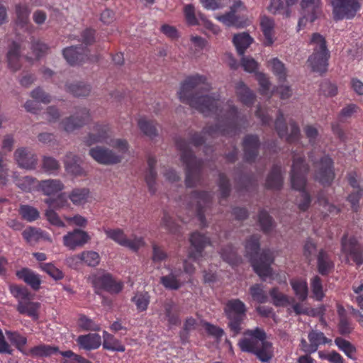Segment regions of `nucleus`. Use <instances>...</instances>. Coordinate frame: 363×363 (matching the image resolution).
<instances>
[{
	"mask_svg": "<svg viewBox=\"0 0 363 363\" xmlns=\"http://www.w3.org/2000/svg\"><path fill=\"white\" fill-rule=\"evenodd\" d=\"M218 186L221 199H226L230 195L231 188L229 180L223 173L219 174Z\"/></svg>",
	"mask_w": 363,
	"mask_h": 363,
	"instance_id": "61",
	"label": "nucleus"
},
{
	"mask_svg": "<svg viewBox=\"0 0 363 363\" xmlns=\"http://www.w3.org/2000/svg\"><path fill=\"white\" fill-rule=\"evenodd\" d=\"M308 338L311 348L309 351H314V352L318 350L320 345L331 342V340L328 339L323 333L313 330L308 333Z\"/></svg>",
	"mask_w": 363,
	"mask_h": 363,
	"instance_id": "39",
	"label": "nucleus"
},
{
	"mask_svg": "<svg viewBox=\"0 0 363 363\" xmlns=\"http://www.w3.org/2000/svg\"><path fill=\"white\" fill-rule=\"evenodd\" d=\"M308 171L309 167L305 162L303 156L294 153L291 171V183L293 189L300 191L296 199V203L301 211H306L311 203V196L304 191Z\"/></svg>",
	"mask_w": 363,
	"mask_h": 363,
	"instance_id": "2",
	"label": "nucleus"
},
{
	"mask_svg": "<svg viewBox=\"0 0 363 363\" xmlns=\"http://www.w3.org/2000/svg\"><path fill=\"white\" fill-rule=\"evenodd\" d=\"M135 303L137 309L140 311H146L150 303V296L148 293H137L132 298Z\"/></svg>",
	"mask_w": 363,
	"mask_h": 363,
	"instance_id": "55",
	"label": "nucleus"
},
{
	"mask_svg": "<svg viewBox=\"0 0 363 363\" xmlns=\"http://www.w3.org/2000/svg\"><path fill=\"white\" fill-rule=\"evenodd\" d=\"M310 44L313 46V52H329L327 48L326 40L320 33H315L312 35Z\"/></svg>",
	"mask_w": 363,
	"mask_h": 363,
	"instance_id": "44",
	"label": "nucleus"
},
{
	"mask_svg": "<svg viewBox=\"0 0 363 363\" xmlns=\"http://www.w3.org/2000/svg\"><path fill=\"white\" fill-rule=\"evenodd\" d=\"M250 294L254 301L264 303L268 301V296L261 284H255L250 286Z\"/></svg>",
	"mask_w": 363,
	"mask_h": 363,
	"instance_id": "49",
	"label": "nucleus"
},
{
	"mask_svg": "<svg viewBox=\"0 0 363 363\" xmlns=\"http://www.w3.org/2000/svg\"><path fill=\"white\" fill-rule=\"evenodd\" d=\"M6 334L9 340L23 354L28 355V352L24 349L27 343L26 337L22 336L17 332L6 331Z\"/></svg>",
	"mask_w": 363,
	"mask_h": 363,
	"instance_id": "41",
	"label": "nucleus"
},
{
	"mask_svg": "<svg viewBox=\"0 0 363 363\" xmlns=\"http://www.w3.org/2000/svg\"><path fill=\"white\" fill-rule=\"evenodd\" d=\"M11 293L18 298V302L21 300H30L31 295L26 287L16 285L10 286Z\"/></svg>",
	"mask_w": 363,
	"mask_h": 363,
	"instance_id": "60",
	"label": "nucleus"
},
{
	"mask_svg": "<svg viewBox=\"0 0 363 363\" xmlns=\"http://www.w3.org/2000/svg\"><path fill=\"white\" fill-rule=\"evenodd\" d=\"M57 351V348L52 347L48 345H40L36 347H33L30 350L27 351L28 355H31L33 357H43V356H49L51 354Z\"/></svg>",
	"mask_w": 363,
	"mask_h": 363,
	"instance_id": "53",
	"label": "nucleus"
},
{
	"mask_svg": "<svg viewBox=\"0 0 363 363\" xmlns=\"http://www.w3.org/2000/svg\"><path fill=\"white\" fill-rule=\"evenodd\" d=\"M14 182L21 190L29 192L35 187L37 180L30 176H25L22 177H16Z\"/></svg>",
	"mask_w": 363,
	"mask_h": 363,
	"instance_id": "47",
	"label": "nucleus"
},
{
	"mask_svg": "<svg viewBox=\"0 0 363 363\" xmlns=\"http://www.w3.org/2000/svg\"><path fill=\"white\" fill-rule=\"evenodd\" d=\"M138 125L140 130L147 137L153 138L157 135L158 129L154 121L140 118L138 121Z\"/></svg>",
	"mask_w": 363,
	"mask_h": 363,
	"instance_id": "40",
	"label": "nucleus"
},
{
	"mask_svg": "<svg viewBox=\"0 0 363 363\" xmlns=\"http://www.w3.org/2000/svg\"><path fill=\"white\" fill-rule=\"evenodd\" d=\"M40 303L32 302L30 300H21L18 302L16 309L21 314L27 315L33 320L38 319V309Z\"/></svg>",
	"mask_w": 363,
	"mask_h": 363,
	"instance_id": "27",
	"label": "nucleus"
},
{
	"mask_svg": "<svg viewBox=\"0 0 363 363\" xmlns=\"http://www.w3.org/2000/svg\"><path fill=\"white\" fill-rule=\"evenodd\" d=\"M238 346L242 352L256 354L262 362H269L273 357L272 345L269 342H262L249 336L240 339Z\"/></svg>",
	"mask_w": 363,
	"mask_h": 363,
	"instance_id": "6",
	"label": "nucleus"
},
{
	"mask_svg": "<svg viewBox=\"0 0 363 363\" xmlns=\"http://www.w3.org/2000/svg\"><path fill=\"white\" fill-rule=\"evenodd\" d=\"M220 256L225 262L230 264H234L238 261L236 251L231 245H228L222 248Z\"/></svg>",
	"mask_w": 363,
	"mask_h": 363,
	"instance_id": "59",
	"label": "nucleus"
},
{
	"mask_svg": "<svg viewBox=\"0 0 363 363\" xmlns=\"http://www.w3.org/2000/svg\"><path fill=\"white\" fill-rule=\"evenodd\" d=\"M89 196V190L86 188H75L68 195V198L74 206L85 204Z\"/></svg>",
	"mask_w": 363,
	"mask_h": 363,
	"instance_id": "35",
	"label": "nucleus"
},
{
	"mask_svg": "<svg viewBox=\"0 0 363 363\" xmlns=\"http://www.w3.org/2000/svg\"><path fill=\"white\" fill-rule=\"evenodd\" d=\"M282 184L281 167L274 165L267 177L266 186L268 189H279L282 186Z\"/></svg>",
	"mask_w": 363,
	"mask_h": 363,
	"instance_id": "34",
	"label": "nucleus"
},
{
	"mask_svg": "<svg viewBox=\"0 0 363 363\" xmlns=\"http://www.w3.org/2000/svg\"><path fill=\"white\" fill-rule=\"evenodd\" d=\"M213 196L206 191H192L187 197L186 205L189 208L196 207L197 216L202 226L206 225L205 213L210 209Z\"/></svg>",
	"mask_w": 363,
	"mask_h": 363,
	"instance_id": "7",
	"label": "nucleus"
},
{
	"mask_svg": "<svg viewBox=\"0 0 363 363\" xmlns=\"http://www.w3.org/2000/svg\"><path fill=\"white\" fill-rule=\"evenodd\" d=\"M320 0H301V6L303 10V17L298 21L300 27L304 21L313 22L320 14Z\"/></svg>",
	"mask_w": 363,
	"mask_h": 363,
	"instance_id": "15",
	"label": "nucleus"
},
{
	"mask_svg": "<svg viewBox=\"0 0 363 363\" xmlns=\"http://www.w3.org/2000/svg\"><path fill=\"white\" fill-rule=\"evenodd\" d=\"M269 294L272 298V302L275 306H286L290 303L288 296L281 293L277 287L272 288Z\"/></svg>",
	"mask_w": 363,
	"mask_h": 363,
	"instance_id": "45",
	"label": "nucleus"
},
{
	"mask_svg": "<svg viewBox=\"0 0 363 363\" xmlns=\"http://www.w3.org/2000/svg\"><path fill=\"white\" fill-rule=\"evenodd\" d=\"M210 89L205 77L195 75L187 77L178 92L182 103L189 104L204 116H214L217 121L215 125H206L201 133L189 134V140L196 147L204 143L206 135L212 138L220 135H235L240 132V123L247 121L232 101H228L221 106L218 99L207 94Z\"/></svg>",
	"mask_w": 363,
	"mask_h": 363,
	"instance_id": "1",
	"label": "nucleus"
},
{
	"mask_svg": "<svg viewBox=\"0 0 363 363\" xmlns=\"http://www.w3.org/2000/svg\"><path fill=\"white\" fill-rule=\"evenodd\" d=\"M69 261H82L86 263L88 266L96 267L99 264L100 261L99 255L94 251H84L81 254L76 255L67 259Z\"/></svg>",
	"mask_w": 363,
	"mask_h": 363,
	"instance_id": "31",
	"label": "nucleus"
},
{
	"mask_svg": "<svg viewBox=\"0 0 363 363\" xmlns=\"http://www.w3.org/2000/svg\"><path fill=\"white\" fill-rule=\"evenodd\" d=\"M19 213L23 219L30 222L37 220L40 216L39 211L28 205H22L20 207Z\"/></svg>",
	"mask_w": 363,
	"mask_h": 363,
	"instance_id": "54",
	"label": "nucleus"
},
{
	"mask_svg": "<svg viewBox=\"0 0 363 363\" xmlns=\"http://www.w3.org/2000/svg\"><path fill=\"white\" fill-rule=\"evenodd\" d=\"M274 125L279 137L281 138H285L288 143H295L299 140L301 135L299 127L295 122L291 121L289 123L290 133H288V127L282 113H279Z\"/></svg>",
	"mask_w": 363,
	"mask_h": 363,
	"instance_id": "13",
	"label": "nucleus"
},
{
	"mask_svg": "<svg viewBox=\"0 0 363 363\" xmlns=\"http://www.w3.org/2000/svg\"><path fill=\"white\" fill-rule=\"evenodd\" d=\"M16 276L23 280L27 284L30 285L34 290H38L41 284L39 276L35 274L32 270L28 268H23V269L16 272Z\"/></svg>",
	"mask_w": 363,
	"mask_h": 363,
	"instance_id": "30",
	"label": "nucleus"
},
{
	"mask_svg": "<svg viewBox=\"0 0 363 363\" xmlns=\"http://www.w3.org/2000/svg\"><path fill=\"white\" fill-rule=\"evenodd\" d=\"M331 4L336 21L353 18L361 7L358 0H331Z\"/></svg>",
	"mask_w": 363,
	"mask_h": 363,
	"instance_id": "8",
	"label": "nucleus"
},
{
	"mask_svg": "<svg viewBox=\"0 0 363 363\" xmlns=\"http://www.w3.org/2000/svg\"><path fill=\"white\" fill-rule=\"evenodd\" d=\"M91 240L89 234L82 230L74 229L63 236V244L69 250H74L77 247H82Z\"/></svg>",
	"mask_w": 363,
	"mask_h": 363,
	"instance_id": "14",
	"label": "nucleus"
},
{
	"mask_svg": "<svg viewBox=\"0 0 363 363\" xmlns=\"http://www.w3.org/2000/svg\"><path fill=\"white\" fill-rule=\"evenodd\" d=\"M224 311L228 320V325L233 336H236L241 332V325L246 316L245 305L239 299H232L227 302Z\"/></svg>",
	"mask_w": 363,
	"mask_h": 363,
	"instance_id": "5",
	"label": "nucleus"
},
{
	"mask_svg": "<svg viewBox=\"0 0 363 363\" xmlns=\"http://www.w3.org/2000/svg\"><path fill=\"white\" fill-rule=\"evenodd\" d=\"M233 42L237 49L238 53L243 56L245 50L253 42V39L245 32L235 34L233 36Z\"/></svg>",
	"mask_w": 363,
	"mask_h": 363,
	"instance_id": "32",
	"label": "nucleus"
},
{
	"mask_svg": "<svg viewBox=\"0 0 363 363\" xmlns=\"http://www.w3.org/2000/svg\"><path fill=\"white\" fill-rule=\"evenodd\" d=\"M259 223L262 230L266 233L271 232L275 226L274 219L264 210H262L259 213Z\"/></svg>",
	"mask_w": 363,
	"mask_h": 363,
	"instance_id": "43",
	"label": "nucleus"
},
{
	"mask_svg": "<svg viewBox=\"0 0 363 363\" xmlns=\"http://www.w3.org/2000/svg\"><path fill=\"white\" fill-rule=\"evenodd\" d=\"M259 242L257 235L251 236L246 242L245 252L249 258L254 271L262 279H265L272 274L271 264L274 262L273 253L268 249L263 250L259 253Z\"/></svg>",
	"mask_w": 363,
	"mask_h": 363,
	"instance_id": "3",
	"label": "nucleus"
},
{
	"mask_svg": "<svg viewBox=\"0 0 363 363\" xmlns=\"http://www.w3.org/2000/svg\"><path fill=\"white\" fill-rule=\"evenodd\" d=\"M259 140L257 135H247L245 137L242 143L244 157L248 162L255 160L259 152Z\"/></svg>",
	"mask_w": 363,
	"mask_h": 363,
	"instance_id": "17",
	"label": "nucleus"
},
{
	"mask_svg": "<svg viewBox=\"0 0 363 363\" xmlns=\"http://www.w3.org/2000/svg\"><path fill=\"white\" fill-rule=\"evenodd\" d=\"M189 241L194 250L189 252V257L194 260L201 257L203 249L210 243L208 238L196 232L191 235Z\"/></svg>",
	"mask_w": 363,
	"mask_h": 363,
	"instance_id": "19",
	"label": "nucleus"
},
{
	"mask_svg": "<svg viewBox=\"0 0 363 363\" xmlns=\"http://www.w3.org/2000/svg\"><path fill=\"white\" fill-rule=\"evenodd\" d=\"M260 26L264 36V45L266 46H270L274 43V20L268 16H263L260 19Z\"/></svg>",
	"mask_w": 363,
	"mask_h": 363,
	"instance_id": "26",
	"label": "nucleus"
},
{
	"mask_svg": "<svg viewBox=\"0 0 363 363\" xmlns=\"http://www.w3.org/2000/svg\"><path fill=\"white\" fill-rule=\"evenodd\" d=\"M157 161L152 157H149L147 160V169L145 176V180L148 187L149 191L154 194L156 191V179L157 173L155 169Z\"/></svg>",
	"mask_w": 363,
	"mask_h": 363,
	"instance_id": "23",
	"label": "nucleus"
},
{
	"mask_svg": "<svg viewBox=\"0 0 363 363\" xmlns=\"http://www.w3.org/2000/svg\"><path fill=\"white\" fill-rule=\"evenodd\" d=\"M104 348L113 351L124 352L125 347L121 345L118 340L115 339L113 335L105 333L104 336Z\"/></svg>",
	"mask_w": 363,
	"mask_h": 363,
	"instance_id": "50",
	"label": "nucleus"
},
{
	"mask_svg": "<svg viewBox=\"0 0 363 363\" xmlns=\"http://www.w3.org/2000/svg\"><path fill=\"white\" fill-rule=\"evenodd\" d=\"M24 239L29 243L38 242L42 237V232L35 228L29 227L22 233Z\"/></svg>",
	"mask_w": 363,
	"mask_h": 363,
	"instance_id": "62",
	"label": "nucleus"
},
{
	"mask_svg": "<svg viewBox=\"0 0 363 363\" xmlns=\"http://www.w3.org/2000/svg\"><path fill=\"white\" fill-rule=\"evenodd\" d=\"M291 286L294 289L296 295L298 297L301 301L306 299L308 296V286L305 281H292Z\"/></svg>",
	"mask_w": 363,
	"mask_h": 363,
	"instance_id": "58",
	"label": "nucleus"
},
{
	"mask_svg": "<svg viewBox=\"0 0 363 363\" xmlns=\"http://www.w3.org/2000/svg\"><path fill=\"white\" fill-rule=\"evenodd\" d=\"M273 72L280 81L284 82L286 79V69L283 62L277 58H274L270 62Z\"/></svg>",
	"mask_w": 363,
	"mask_h": 363,
	"instance_id": "57",
	"label": "nucleus"
},
{
	"mask_svg": "<svg viewBox=\"0 0 363 363\" xmlns=\"http://www.w3.org/2000/svg\"><path fill=\"white\" fill-rule=\"evenodd\" d=\"M89 155L98 163L113 165L120 163L123 156L104 146L96 145L89 150Z\"/></svg>",
	"mask_w": 363,
	"mask_h": 363,
	"instance_id": "11",
	"label": "nucleus"
},
{
	"mask_svg": "<svg viewBox=\"0 0 363 363\" xmlns=\"http://www.w3.org/2000/svg\"><path fill=\"white\" fill-rule=\"evenodd\" d=\"M163 307L169 325H179L180 323L179 310L177 304L172 300H167L164 303Z\"/></svg>",
	"mask_w": 363,
	"mask_h": 363,
	"instance_id": "28",
	"label": "nucleus"
},
{
	"mask_svg": "<svg viewBox=\"0 0 363 363\" xmlns=\"http://www.w3.org/2000/svg\"><path fill=\"white\" fill-rule=\"evenodd\" d=\"M86 50L81 45L70 46L65 48L62 54L69 64L74 65L84 60L87 56Z\"/></svg>",
	"mask_w": 363,
	"mask_h": 363,
	"instance_id": "20",
	"label": "nucleus"
},
{
	"mask_svg": "<svg viewBox=\"0 0 363 363\" xmlns=\"http://www.w3.org/2000/svg\"><path fill=\"white\" fill-rule=\"evenodd\" d=\"M318 269L320 274H328L333 268V263L330 259L328 255L321 250L318 255Z\"/></svg>",
	"mask_w": 363,
	"mask_h": 363,
	"instance_id": "38",
	"label": "nucleus"
},
{
	"mask_svg": "<svg viewBox=\"0 0 363 363\" xmlns=\"http://www.w3.org/2000/svg\"><path fill=\"white\" fill-rule=\"evenodd\" d=\"M176 145L181 152V161L185 165V184L187 187H193L201 181L202 162L197 159L189 149L188 141L178 138Z\"/></svg>",
	"mask_w": 363,
	"mask_h": 363,
	"instance_id": "4",
	"label": "nucleus"
},
{
	"mask_svg": "<svg viewBox=\"0 0 363 363\" xmlns=\"http://www.w3.org/2000/svg\"><path fill=\"white\" fill-rule=\"evenodd\" d=\"M342 245L344 252L349 254L357 265H361L363 263V252L355 239H350L348 242L342 240Z\"/></svg>",
	"mask_w": 363,
	"mask_h": 363,
	"instance_id": "22",
	"label": "nucleus"
},
{
	"mask_svg": "<svg viewBox=\"0 0 363 363\" xmlns=\"http://www.w3.org/2000/svg\"><path fill=\"white\" fill-rule=\"evenodd\" d=\"M217 18L227 26H235L237 28L244 26L243 23L239 20V18L233 11H230L223 15L218 16Z\"/></svg>",
	"mask_w": 363,
	"mask_h": 363,
	"instance_id": "51",
	"label": "nucleus"
},
{
	"mask_svg": "<svg viewBox=\"0 0 363 363\" xmlns=\"http://www.w3.org/2000/svg\"><path fill=\"white\" fill-rule=\"evenodd\" d=\"M335 343L349 358L355 359L354 354L356 352V348L349 341L338 337L335 338Z\"/></svg>",
	"mask_w": 363,
	"mask_h": 363,
	"instance_id": "48",
	"label": "nucleus"
},
{
	"mask_svg": "<svg viewBox=\"0 0 363 363\" xmlns=\"http://www.w3.org/2000/svg\"><path fill=\"white\" fill-rule=\"evenodd\" d=\"M42 169L44 172L53 174L60 168L59 162L50 156H44L42 159Z\"/></svg>",
	"mask_w": 363,
	"mask_h": 363,
	"instance_id": "52",
	"label": "nucleus"
},
{
	"mask_svg": "<svg viewBox=\"0 0 363 363\" xmlns=\"http://www.w3.org/2000/svg\"><path fill=\"white\" fill-rule=\"evenodd\" d=\"M16 13L17 16L16 24L21 28L28 26L29 23L30 11L26 6L16 5Z\"/></svg>",
	"mask_w": 363,
	"mask_h": 363,
	"instance_id": "46",
	"label": "nucleus"
},
{
	"mask_svg": "<svg viewBox=\"0 0 363 363\" xmlns=\"http://www.w3.org/2000/svg\"><path fill=\"white\" fill-rule=\"evenodd\" d=\"M78 325L79 328L84 330L98 331L100 330V328L98 325H96L91 319L87 318L84 315H80L78 320Z\"/></svg>",
	"mask_w": 363,
	"mask_h": 363,
	"instance_id": "64",
	"label": "nucleus"
},
{
	"mask_svg": "<svg viewBox=\"0 0 363 363\" xmlns=\"http://www.w3.org/2000/svg\"><path fill=\"white\" fill-rule=\"evenodd\" d=\"M236 93L240 101L242 104L247 106H250L254 103V94L249 89L248 87L246 86L243 82H240L237 84Z\"/></svg>",
	"mask_w": 363,
	"mask_h": 363,
	"instance_id": "37",
	"label": "nucleus"
},
{
	"mask_svg": "<svg viewBox=\"0 0 363 363\" xmlns=\"http://www.w3.org/2000/svg\"><path fill=\"white\" fill-rule=\"evenodd\" d=\"M81 347L86 350L98 348L101 343V336L96 333L80 335L77 340Z\"/></svg>",
	"mask_w": 363,
	"mask_h": 363,
	"instance_id": "29",
	"label": "nucleus"
},
{
	"mask_svg": "<svg viewBox=\"0 0 363 363\" xmlns=\"http://www.w3.org/2000/svg\"><path fill=\"white\" fill-rule=\"evenodd\" d=\"M72 116L76 121L74 125L71 124L69 121H62L61 122L64 130L68 133L82 127L91 120L89 111L86 108H79Z\"/></svg>",
	"mask_w": 363,
	"mask_h": 363,
	"instance_id": "16",
	"label": "nucleus"
},
{
	"mask_svg": "<svg viewBox=\"0 0 363 363\" xmlns=\"http://www.w3.org/2000/svg\"><path fill=\"white\" fill-rule=\"evenodd\" d=\"M38 186L40 191L47 196L57 194L65 189V185L61 180L54 179L42 180L39 182Z\"/></svg>",
	"mask_w": 363,
	"mask_h": 363,
	"instance_id": "24",
	"label": "nucleus"
},
{
	"mask_svg": "<svg viewBox=\"0 0 363 363\" xmlns=\"http://www.w3.org/2000/svg\"><path fill=\"white\" fill-rule=\"evenodd\" d=\"M333 162L328 156L323 157L313 164L314 179L323 185H330L335 178Z\"/></svg>",
	"mask_w": 363,
	"mask_h": 363,
	"instance_id": "9",
	"label": "nucleus"
},
{
	"mask_svg": "<svg viewBox=\"0 0 363 363\" xmlns=\"http://www.w3.org/2000/svg\"><path fill=\"white\" fill-rule=\"evenodd\" d=\"M66 170L74 175H81L83 169L79 164V157L72 152H67L65 157Z\"/></svg>",
	"mask_w": 363,
	"mask_h": 363,
	"instance_id": "33",
	"label": "nucleus"
},
{
	"mask_svg": "<svg viewBox=\"0 0 363 363\" xmlns=\"http://www.w3.org/2000/svg\"><path fill=\"white\" fill-rule=\"evenodd\" d=\"M95 284L111 293L118 294L122 289V284L116 282L111 274H106L95 279Z\"/></svg>",
	"mask_w": 363,
	"mask_h": 363,
	"instance_id": "25",
	"label": "nucleus"
},
{
	"mask_svg": "<svg viewBox=\"0 0 363 363\" xmlns=\"http://www.w3.org/2000/svg\"><path fill=\"white\" fill-rule=\"evenodd\" d=\"M160 283L168 289L177 290L181 287L180 281L177 279V277L170 273L168 275L163 276L160 278Z\"/></svg>",
	"mask_w": 363,
	"mask_h": 363,
	"instance_id": "56",
	"label": "nucleus"
},
{
	"mask_svg": "<svg viewBox=\"0 0 363 363\" xmlns=\"http://www.w3.org/2000/svg\"><path fill=\"white\" fill-rule=\"evenodd\" d=\"M20 50V45L17 43L13 42L7 54L9 66L14 72L18 70L21 67L19 62Z\"/></svg>",
	"mask_w": 363,
	"mask_h": 363,
	"instance_id": "36",
	"label": "nucleus"
},
{
	"mask_svg": "<svg viewBox=\"0 0 363 363\" xmlns=\"http://www.w3.org/2000/svg\"><path fill=\"white\" fill-rule=\"evenodd\" d=\"M13 160L20 168L27 170L35 169L38 164L36 154L27 147H18L13 152Z\"/></svg>",
	"mask_w": 363,
	"mask_h": 363,
	"instance_id": "12",
	"label": "nucleus"
},
{
	"mask_svg": "<svg viewBox=\"0 0 363 363\" xmlns=\"http://www.w3.org/2000/svg\"><path fill=\"white\" fill-rule=\"evenodd\" d=\"M160 225L171 233L179 232L178 225L174 223L172 217L167 212H164Z\"/></svg>",
	"mask_w": 363,
	"mask_h": 363,
	"instance_id": "63",
	"label": "nucleus"
},
{
	"mask_svg": "<svg viewBox=\"0 0 363 363\" xmlns=\"http://www.w3.org/2000/svg\"><path fill=\"white\" fill-rule=\"evenodd\" d=\"M329 57L330 52H313L307 62L313 72L322 74L327 71Z\"/></svg>",
	"mask_w": 363,
	"mask_h": 363,
	"instance_id": "21",
	"label": "nucleus"
},
{
	"mask_svg": "<svg viewBox=\"0 0 363 363\" xmlns=\"http://www.w3.org/2000/svg\"><path fill=\"white\" fill-rule=\"evenodd\" d=\"M110 128L106 125L96 124L91 133L84 138V142L86 145L97 143H104L110 137Z\"/></svg>",
	"mask_w": 363,
	"mask_h": 363,
	"instance_id": "18",
	"label": "nucleus"
},
{
	"mask_svg": "<svg viewBox=\"0 0 363 363\" xmlns=\"http://www.w3.org/2000/svg\"><path fill=\"white\" fill-rule=\"evenodd\" d=\"M104 232L108 238L134 252H137L145 245V241L142 237L135 236L133 238L129 239L126 237L123 230L120 228L104 229Z\"/></svg>",
	"mask_w": 363,
	"mask_h": 363,
	"instance_id": "10",
	"label": "nucleus"
},
{
	"mask_svg": "<svg viewBox=\"0 0 363 363\" xmlns=\"http://www.w3.org/2000/svg\"><path fill=\"white\" fill-rule=\"evenodd\" d=\"M67 91L72 94L75 96H86L91 92L89 85L83 83L67 84Z\"/></svg>",
	"mask_w": 363,
	"mask_h": 363,
	"instance_id": "42",
	"label": "nucleus"
}]
</instances>
